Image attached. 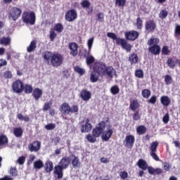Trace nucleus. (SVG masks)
Segmentation results:
<instances>
[{
	"label": "nucleus",
	"mask_w": 180,
	"mask_h": 180,
	"mask_svg": "<svg viewBox=\"0 0 180 180\" xmlns=\"http://www.w3.org/2000/svg\"><path fill=\"white\" fill-rule=\"evenodd\" d=\"M167 16H168V11L167 10L160 11V12L159 13L160 19H162V20L165 19V18H167Z\"/></svg>",
	"instance_id": "nucleus-47"
},
{
	"label": "nucleus",
	"mask_w": 180,
	"mask_h": 180,
	"mask_svg": "<svg viewBox=\"0 0 180 180\" xmlns=\"http://www.w3.org/2000/svg\"><path fill=\"white\" fill-rule=\"evenodd\" d=\"M77 18H78V14H77V11L74 9L69 10L65 15V20L68 22H74Z\"/></svg>",
	"instance_id": "nucleus-14"
},
{
	"label": "nucleus",
	"mask_w": 180,
	"mask_h": 180,
	"mask_svg": "<svg viewBox=\"0 0 180 180\" xmlns=\"http://www.w3.org/2000/svg\"><path fill=\"white\" fill-rule=\"evenodd\" d=\"M101 134L103 141H109L110 137L113 135V128H112V125L108 126L105 131L103 130Z\"/></svg>",
	"instance_id": "nucleus-10"
},
{
	"label": "nucleus",
	"mask_w": 180,
	"mask_h": 180,
	"mask_svg": "<svg viewBox=\"0 0 180 180\" xmlns=\"http://www.w3.org/2000/svg\"><path fill=\"white\" fill-rule=\"evenodd\" d=\"M44 169L45 172L47 174H50L54 169V165H53V162L50 160H48L45 162L44 165Z\"/></svg>",
	"instance_id": "nucleus-23"
},
{
	"label": "nucleus",
	"mask_w": 180,
	"mask_h": 180,
	"mask_svg": "<svg viewBox=\"0 0 180 180\" xmlns=\"http://www.w3.org/2000/svg\"><path fill=\"white\" fill-rule=\"evenodd\" d=\"M162 165H163V169L165 171H169V169L172 168V165H169V163L167 162H162Z\"/></svg>",
	"instance_id": "nucleus-57"
},
{
	"label": "nucleus",
	"mask_w": 180,
	"mask_h": 180,
	"mask_svg": "<svg viewBox=\"0 0 180 180\" xmlns=\"http://www.w3.org/2000/svg\"><path fill=\"white\" fill-rule=\"evenodd\" d=\"M141 94L143 98L148 99L149 96H151V91H150V89H145L142 90Z\"/></svg>",
	"instance_id": "nucleus-45"
},
{
	"label": "nucleus",
	"mask_w": 180,
	"mask_h": 180,
	"mask_svg": "<svg viewBox=\"0 0 180 180\" xmlns=\"http://www.w3.org/2000/svg\"><path fill=\"white\" fill-rule=\"evenodd\" d=\"M148 172L150 175H161L162 174V169L156 168L148 166Z\"/></svg>",
	"instance_id": "nucleus-26"
},
{
	"label": "nucleus",
	"mask_w": 180,
	"mask_h": 180,
	"mask_svg": "<svg viewBox=\"0 0 180 180\" xmlns=\"http://www.w3.org/2000/svg\"><path fill=\"white\" fill-rule=\"evenodd\" d=\"M40 148H41V143L39 141H34L28 145V150L31 153H37L38 151H40Z\"/></svg>",
	"instance_id": "nucleus-13"
},
{
	"label": "nucleus",
	"mask_w": 180,
	"mask_h": 180,
	"mask_svg": "<svg viewBox=\"0 0 180 180\" xmlns=\"http://www.w3.org/2000/svg\"><path fill=\"white\" fill-rule=\"evenodd\" d=\"M139 108L140 104L139 103V101H137V99H134L130 101L129 109L132 110V112H136V110Z\"/></svg>",
	"instance_id": "nucleus-27"
},
{
	"label": "nucleus",
	"mask_w": 180,
	"mask_h": 180,
	"mask_svg": "<svg viewBox=\"0 0 180 180\" xmlns=\"http://www.w3.org/2000/svg\"><path fill=\"white\" fill-rule=\"evenodd\" d=\"M167 64L169 68H175V61L172 58H168L167 60Z\"/></svg>",
	"instance_id": "nucleus-51"
},
{
	"label": "nucleus",
	"mask_w": 180,
	"mask_h": 180,
	"mask_svg": "<svg viewBox=\"0 0 180 180\" xmlns=\"http://www.w3.org/2000/svg\"><path fill=\"white\" fill-rule=\"evenodd\" d=\"M13 133L15 137L20 138L23 136V129L20 127H14L13 129Z\"/></svg>",
	"instance_id": "nucleus-29"
},
{
	"label": "nucleus",
	"mask_w": 180,
	"mask_h": 180,
	"mask_svg": "<svg viewBox=\"0 0 180 180\" xmlns=\"http://www.w3.org/2000/svg\"><path fill=\"white\" fill-rule=\"evenodd\" d=\"M79 110V108L77 104H74L72 107H70L68 103H63L60 107V112L65 120H67L68 118L67 117L64 116H68L70 113H77Z\"/></svg>",
	"instance_id": "nucleus-5"
},
{
	"label": "nucleus",
	"mask_w": 180,
	"mask_h": 180,
	"mask_svg": "<svg viewBox=\"0 0 180 180\" xmlns=\"http://www.w3.org/2000/svg\"><path fill=\"white\" fill-rule=\"evenodd\" d=\"M22 15V9L18 7H13L8 13V18L16 22Z\"/></svg>",
	"instance_id": "nucleus-8"
},
{
	"label": "nucleus",
	"mask_w": 180,
	"mask_h": 180,
	"mask_svg": "<svg viewBox=\"0 0 180 180\" xmlns=\"http://www.w3.org/2000/svg\"><path fill=\"white\" fill-rule=\"evenodd\" d=\"M56 37H57V34L56 33V32H54L53 30L50 31L49 38L51 41H54V39H56Z\"/></svg>",
	"instance_id": "nucleus-60"
},
{
	"label": "nucleus",
	"mask_w": 180,
	"mask_h": 180,
	"mask_svg": "<svg viewBox=\"0 0 180 180\" xmlns=\"http://www.w3.org/2000/svg\"><path fill=\"white\" fill-rule=\"evenodd\" d=\"M136 165H138L139 168L143 169V171H146V169L148 168L147 162L143 159H139L136 163Z\"/></svg>",
	"instance_id": "nucleus-28"
},
{
	"label": "nucleus",
	"mask_w": 180,
	"mask_h": 180,
	"mask_svg": "<svg viewBox=\"0 0 180 180\" xmlns=\"http://www.w3.org/2000/svg\"><path fill=\"white\" fill-rule=\"evenodd\" d=\"M53 105V103L51 101L49 103H45L43 107V111L47 112V110H50L51 109V106Z\"/></svg>",
	"instance_id": "nucleus-49"
},
{
	"label": "nucleus",
	"mask_w": 180,
	"mask_h": 180,
	"mask_svg": "<svg viewBox=\"0 0 180 180\" xmlns=\"http://www.w3.org/2000/svg\"><path fill=\"white\" fill-rule=\"evenodd\" d=\"M120 176L121 179H126L127 176H129V174H127V172H121L120 173Z\"/></svg>",
	"instance_id": "nucleus-64"
},
{
	"label": "nucleus",
	"mask_w": 180,
	"mask_h": 180,
	"mask_svg": "<svg viewBox=\"0 0 180 180\" xmlns=\"http://www.w3.org/2000/svg\"><path fill=\"white\" fill-rule=\"evenodd\" d=\"M124 36L127 40L134 41V40H137V39H139L140 33L136 30H131L129 32H125Z\"/></svg>",
	"instance_id": "nucleus-12"
},
{
	"label": "nucleus",
	"mask_w": 180,
	"mask_h": 180,
	"mask_svg": "<svg viewBox=\"0 0 180 180\" xmlns=\"http://www.w3.org/2000/svg\"><path fill=\"white\" fill-rule=\"evenodd\" d=\"M157 29V23L154 20H149L145 22V30L147 33H153Z\"/></svg>",
	"instance_id": "nucleus-11"
},
{
	"label": "nucleus",
	"mask_w": 180,
	"mask_h": 180,
	"mask_svg": "<svg viewBox=\"0 0 180 180\" xmlns=\"http://www.w3.org/2000/svg\"><path fill=\"white\" fill-rule=\"evenodd\" d=\"M131 64H137L139 63V56L137 53H131L129 57Z\"/></svg>",
	"instance_id": "nucleus-35"
},
{
	"label": "nucleus",
	"mask_w": 180,
	"mask_h": 180,
	"mask_svg": "<svg viewBox=\"0 0 180 180\" xmlns=\"http://www.w3.org/2000/svg\"><path fill=\"white\" fill-rule=\"evenodd\" d=\"M136 139L134 138V135H127L125 137V147H127V148H133V146H134V141Z\"/></svg>",
	"instance_id": "nucleus-18"
},
{
	"label": "nucleus",
	"mask_w": 180,
	"mask_h": 180,
	"mask_svg": "<svg viewBox=\"0 0 180 180\" xmlns=\"http://www.w3.org/2000/svg\"><path fill=\"white\" fill-rule=\"evenodd\" d=\"M160 43V39L158 38H150L148 40L147 44L150 46L148 50L149 53L153 54V56H160V53H161V46L158 45Z\"/></svg>",
	"instance_id": "nucleus-6"
},
{
	"label": "nucleus",
	"mask_w": 180,
	"mask_h": 180,
	"mask_svg": "<svg viewBox=\"0 0 180 180\" xmlns=\"http://www.w3.org/2000/svg\"><path fill=\"white\" fill-rule=\"evenodd\" d=\"M75 72L79 74L80 75H84L85 74V70L81 68L79 66H76L74 68Z\"/></svg>",
	"instance_id": "nucleus-54"
},
{
	"label": "nucleus",
	"mask_w": 180,
	"mask_h": 180,
	"mask_svg": "<svg viewBox=\"0 0 180 180\" xmlns=\"http://www.w3.org/2000/svg\"><path fill=\"white\" fill-rule=\"evenodd\" d=\"M68 48L70 51V54L72 57L78 56V44L75 42H71L68 44Z\"/></svg>",
	"instance_id": "nucleus-16"
},
{
	"label": "nucleus",
	"mask_w": 180,
	"mask_h": 180,
	"mask_svg": "<svg viewBox=\"0 0 180 180\" xmlns=\"http://www.w3.org/2000/svg\"><path fill=\"white\" fill-rule=\"evenodd\" d=\"M9 140L8 137L5 134H1L0 136V146H5V144H8Z\"/></svg>",
	"instance_id": "nucleus-40"
},
{
	"label": "nucleus",
	"mask_w": 180,
	"mask_h": 180,
	"mask_svg": "<svg viewBox=\"0 0 180 180\" xmlns=\"http://www.w3.org/2000/svg\"><path fill=\"white\" fill-rule=\"evenodd\" d=\"M72 160H70V164H72V168H80L81 167V161H79V158L75 156V155H70Z\"/></svg>",
	"instance_id": "nucleus-22"
},
{
	"label": "nucleus",
	"mask_w": 180,
	"mask_h": 180,
	"mask_svg": "<svg viewBox=\"0 0 180 180\" xmlns=\"http://www.w3.org/2000/svg\"><path fill=\"white\" fill-rule=\"evenodd\" d=\"M94 71L91 72L90 75V81L91 82H98L99 81V75H102L99 74V72L95 69V65L94 67Z\"/></svg>",
	"instance_id": "nucleus-24"
},
{
	"label": "nucleus",
	"mask_w": 180,
	"mask_h": 180,
	"mask_svg": "<svg viewBox=\"0 0 180 180\" xmlns=\"http://www.w3.org/2000/svg\"><path fill=\"white\" fill-rule=\"evenodd\" d=\"M42 58L46 64H50L56 68L60 67L64 61V57L60 53H53L49 51H45L42 55Z\"/></svg>",
	"instance_id": "nucleus-1"
},
{
	"label": "nucleus",
	"mask_w": 180,
	"mask_h": 180,
	"mask_svg": "<svg viewBox=\"0 0 180 180\" xmlns=\"http://www.w3.org/2000/svg\"><path fill=\"white\" fill-rule=\"evenodd\" d=\"M32 96L36 101H39L43 96V90L39 88H35L32 90Z\"/></svg>",
	"instance_id": "nucleus-25"
},
{
	"label": "nucleus",
	"mask_w": 180,
	"mask_h": 180,
	"mask_svg": "<svg viewBox=\"0 0 180 180\" xmlns=\"http://www.w3.org/2000/svg\"><path fill=\"white\" fill-rule=\"evenodd\" d=\"M135 76L136 77V78H143L144 72H143V70L141 69L136 70L135 71Z\"/></svg>",
	"instance_id": "nucleus-52"
},
{
	"label": "nucleus",
	"mask_w": 180,
	"mask_h": 180,
	"mask_svg": "<svg viewBox=\"0 0 180 180\" xmlns=\"http://www.w3.org/2000/svg\"><path fill=\"white\" fill-rule=\"evenodd\" d=\"M150 155L155 161H160V157L157 155V152H150Z\"/></svg>",
	"instance_id": "nucleus-59"
},
{
	"label": "nucleus",
	"mask_w": 180,
	"mask_h": 180,
	"mask_svg": "<svg viewBox=\"0 0 180 180\" xmlns=\"http://www.w3.org/2000/svg\"><path fill=\"white\" fill-rule=\"evenodd\" d=\"M64 169H64L59 165H56L54 167L53 174L55 175H57L58 179H61V178H63V176H64V172H63Z\"/></svg>",
	"instance_id": "nucleus-20"
},
{
	"label": "nucleus",
	"mask_w": 180,
	"mask_h": 180,
	"mask_svg": "<svg viewBox=\"0 0 180 180\" xmlns=\"http://www.w3.org/2000/svg\"><path fill=\"white\" fill-rule=\"evenodd\" d=\"M158 141H153L150 143V153H157V149L158 148Z\"/></svg>",
	"instance_id": "nucleus-38"
},
{
	"label": "nucleus",
	"mask_w": 180,
	"mask_h": 180,
	"mask_svg": "<svg viewBox=\"0 0 180 180\" xmlns=\"http://www.w3.org/2000/svg\"><path fill=\"white\" fill-rule=\"evenodd\" d=\"M45 129H46V130H54V129H56V124L54 123L48 124L45 126Z\"/></svg>",
	"instance_id": "nucleus-61"
},
{
	"label": "nucleus",
	"mask_w": 180,
	"mask_h": 180,
	"mask_svg": "<svg viewBox=\"0 0 180 180\" xmlns=\"http://www.w3.org/2000/svg\"><path fill=\"white\" fill-rule=\"evenodd\" d=\"M12 77H13L12 72H11L9 70L6 71L4 74V77L6 79H11V78H12Z\"/></svg>",
	"instance_id": "nucleus-58"
},
{
	"label": "nucleus",
	"mask_w": 180,
	"mask_h": 180,
	"mask_svg": "<svg viewBox=\"0 0 180 180\" xmlns=\"http://www.w3.org/2000/svg\"><path fill=\"white\" fill-rule=\"evenodd\" d=\"M106 128V122L101 121L98 124H96L94 129L92 130V134H89L86 135V139L89 143H96V139L101 137L103 130Z\"/></svg>",
	"instance_id": "nucleus-2"
},
{
	"label": "nucleus",
	"mask_w": 180,
	"mask_h": 180,
	"mask_svg": "<svg viewBox=\"0 0 180 180\" xmlns=\"http://www.w3.org/2000/svg\"><path fill=\"white\" fill-rule=\"evenodd\" d=\"M80 5L84 9H86V12L89 15H91V13L94 12V7H91V2H89V0H83Z\"/></svg>",
	"instance_id": "nucleus-21"
},
{
	"label": "nucleus",
	"mask_w": 180,
	"mask_h": 180,
	"mask_svg": "<svg viewBox=\"0 0 180 180\" xmlns=\"http://www.w3.org/2000/svg\"><path fill=\"white\" fill-rule=\"evenodd\" d=\"M162 54L163 56H169V54H171V50H169L168 46H163V47L162 48Z\"/></svg>",
	"instance_id": "nucleus-44"
},
{
	"label": "nucleus",
	"mask_w": 180,
	"mask_h": 180,
	"mask_svg": "<svg viewBox=\"0 0 180 180\" xmlns=\"http://www.w3.org/2000/svg\"><path fill=\"white\" fill-rule=\"evenodd\" d=\"M93 44H94V38H91L87 41L89 51H91V50L92 49Z\"/></svg>",
	"instance_id": "nucleus-62"
},
{
	"label": "nucleus",
	"mask_w": 180,
	"mask_h": 180,
	"mask_svg": "<svg viewBox=\"0 0 180 180\" xmlns=\"http://www.w3.org/2000/svg\"><path fill=\"white\" fill-rule=\"evenodd\" d=\"M90 120L89 118H86L84 121H83V124L81 127V132L82 133H88L89 131H91L92 130V125L91 123H89Z\"/></svg>",
	"instance_id": "nucleus-19"
},
{
	"label": "nucleus",
	"mask_w": 180,
	"mask_h": 180,
	"mask_svg": "<svg viewBox=\"0 0 180 180\" xmlns=\"http://www.w3.org/2000/svg\"><path fill=\"white\" fill-rule=\"evenodd\" d=\"M174 35L176 37L180 36V25H176V26H175Z\"/></svg>",
	"instance_id": "nucleus-63"
},
{
	"label": "nucleus",
	"mask_w": 180,
	"mask_h": 180,
	"mask_svg": "<svg viewBox=\"0 0 180 180\" xmlns=\"http://www.w3.org/2000/svg\"><path fill=\"white\" fill-rule=\"evenodd\" d=\"M96 20L97 22H103V20H105V15L103 14V13H98L96 14Z\"/></svg>",
	"instance_id": "nucleus-53"
},
{
	"label": "nucleus",
	"mask_w": 180,
	"mask_h": 180,
	"mask_svg": "<svg viewBox=\"0 0 180 180\" xmlns=\"http://www.w3.org/2000/svg\"><path fill=\"white\" fill-rule=\"evenodd\" d=\"M23 91L25 94H32V92H33V86H32V84H26L25 85H24Z\"/></svg>",
	"instance_id": "nucleus-39"
},
{
	"label": "nucleus",
	"mask_w": 180,
	"mask_h": 180,
	"mask_svg": "<svg viewBox=\"0 0 180 180\" xmlns=\"http://www.w3.org/2000/svg\"><path fill=\"white\" fill-rule=\"evenodd\" d=\"M91 51H88V50H86V49H82L79 51L78 53V56L79 57H80V58H86V57H88V56H89Z\"/></svg>",
	"instance_id": "nucleus-34"
},
{
	"label": "nucleus",
	"mask_w": 180,
	"mask_h": 180,
	"mask_svg": "<svg viewBox=\"0 0 180 180\" xmlns=\"http://www.w3.org/2000/svg\"><path fill=\"white\" fill-rule=\"evenodd\" d=\"M108 37L112 39V40H115V44L117 46H121V47L126 50L127 53H130L131 51V44L127 43V41L123 38L117 37L116 34L113 32L107 33Z\"/></svg>",
	"instance_id": "nucleus-4"
},
{
	"label": "nucleus",
	"mask_w": 180,
	"mask_h": 180,
	"mask_svg": "<svg viewBox=\"0 0 180 180\" xmlns=\"http://www.w3.org/2000/svg\"><path fill=\"white\" fill-rule=\"evenodd\" d=\"M11 41H12V39L10 37H3L0 39V44L2 46H9Z\"/></svg>",
	"instance_id": "nucleus-33"
},
{
	"label": "nucleus",
	"mask_w": 180,
	"mask_h": 180,
	"mask_svg": "<svg viewBox=\"0 0 180 180\" xmlns=\"http://www.w3.org/2000/svg\"><path fill=\"white\" fill-rule=\"evenodd\" d=\"M112 95H117L120 92V89L117 85L112 86L110 89Z\"/></svg>",
	"instance_id": "nucleus-43"
},
{
	"label": "nucleus",
	"mask_w": 180,
	"mask_h": 180,
	"mask_svg": "<svg viewBox=\"0 0 180 180\" xmlns=\"http://www.w3.org/2000/svg\"><path fill=\"white\" fill-rule=\"evenodd\" d=\"M10 174L11 176H13V178L16 177V176L18 175V169H16V167H11Z\"/></svg>",
	"instance_id": "nucleus-56"
},
{
	"label": "nucleus",
	"mask_w": 180,
	"mask_h": 180,
	"mask_svg": "<svg viewBox=\"0 0 180 180\" xmlns=\"http://www.w3.org/2000/svg\"><path fill=\"white\" fill-rule=\"evenodd\" d=\"M134 113L132 115L133 120H140L141 119V115H140V112L139 111H134Z\"/></svg>",
	"instance_id": "nucleus-55"
},
{
	"label": "nucleus",
	"mask_w": 180,
	"mask_h": 180,
	"mask_svg": "<svg viewBox=\"0 0 180 180\" xmlns=\"http://www.w3.org/2000/svg\"><path fill=\"white\" fill-rule=\"evenodd\" d=\"M22 19L24 23L33 25L36 23V14L33 11H24L22 15Z\"/></svg>",
	"instance_id": "nucleus-7"
},
{
	"label": "nucleus",
	"mask_w": 180,
	"mask_h": 180,
	"mask_svg": "<svg viewBox=\"0 0 180 180\" xmlns=\"http://www.w3.org/2000/svg\"><path fill=\"white\" fill-rule=\"evenodd\" d=\"M37 49V41H32L29 45V46L27 47V53H32V51H34Z\"/></svg>",
	"instance_id": "nucleus-31"
},
{
	"label": "nucleus",
	"mask_w": 180,
	"mask_h": 180,
	"mask_svg": "<svg viewBox=\"0 0 180 180\" xmlns=\"http://www.w3.org/2000/svg\"><path fill=\"white\" fill-rule=\"evenodd\" d=\"M136 25L137 29H139V30H141V29H143V20H141L140 17H138L136 18Z\"/></svg>",
	"instance_id": "nucleus-48"
},
{
	"label": "nucleus",
	"mask_w": 180,
	"mask_h": 180,
	"mask_svg": "<svg viewBox=\"0 0 180 180\" xmlns=\"http://www.w3.org/2000/svg\"><path fill=\"white\" fill-rule=\"evenodd\" d=\"M70 164H71V159L70 158V157L64 156L60 160L58 165L60 166L64 169H67V168L70 167Z\"/></svg>",
	"instance_id": "nucleus-17"
},
{
	"label": "nucleus",
	"mask_w": 180,
	"mask_h": 180,
	"mask_svg": "<svg viewBox=\"0 0 180 180\" xmlns=\"http://www.w3.org/2000/svg\"><path fill=\"white\" fill-rule=\"evenodd\" d=\"M11 88L14 94H22L25 89V84L22 80L17 79L12 84Z\"/></svg>",
	"instance_id": "nucleus-9"
},
{
	"label": "nucleus",
	"mask_w": 180,
	"mask_h": 180,
	"mask_svg": "<svg viewBox=\"0 0 180 180\" xmlns=\"http://www.w3.org/2000/svg\"><path fill=\"white\" fill-rule=\"evenodd\" d=\"M160 103L163 106H169L171 105V98L168 96H162L160 97Z\"/></svg>",
	"instance_id": "nucleus-30"
},
{
	"label": "nucleus",
	"mask_w": 180,
	"mask_h": 180,
	"mask_svg": "<svg viewBox=\"0 0 180 180\" xmlns=\"http://www.w3.org/2000/svg\"><path fill=\"white\" fill-rule=\"evenodd\" d=\"M53 30H55V32H57V33H63V30H64V25H63V24L60 22H58L55 24Z\"/></svg>",
	"instance_id": "nucleus-36"
},
{
	"label": "nucleus",
	"mask_w": 180,
	"mask_h": 180,
	"mask_svg": "<svg viewBox=\"0 0 180 180\" xmlns=\"http://www.w3.org/2000/svg\"><path fill=\"white\" fill-rule=\"evenodd\" d=\"M147 133V127L144 125H139L136 127V134L139 136H143V134H146Z\"/></svg>",
	"instance_id": "nucleus-32"
},
{
	"label": "nucleus",
	"mask_w": 180,
	"mask_h": 180,
	"mask_svg": "<svg viewBox=\"0 0 180 180\" xmlns=\"http://www.w3.org/2000/svg\"><path fill=\"white\" fill-rule=\"evenodd\" d=\"M79 98L84 102H88L91 100V98H92V93L87 89H82L79 94Z\"/></svg>",
	"instance_id": "nucleus-15"
},
{
	"label": "nucleus",
	"mask_w": 180,
	"mask_h": 180,
	"mask_svg": "<svg viewBox=\"0 0 180 180\" xmlns=\"http://www.w3.org/2000/svg\"><path fill=\"white\" fill-rule=\"evenodd\" d=\"M127 0H115V6L120 8H124Z\"/></svg>",
	"instance_id": "nucleus-42"
},
{
	"label": "nucleus",
	"mask_w": 180,
	"mask_h": 180,
	"mask_svg": "<svg viewBox=\"0 0 180 180\" xmlns=\"http://www.w3.org/2000/svg\"><path fill=\"white\" fill-rule=\"evenodd\" d=\"M95 63V58L92 55H88L86 57V63L87 65H91Z\"/></svg>",
	"instance_id": "nucleus-41"
},
{
	"label": "nucleus",
	"mask_w": 180,
	"mask_h": 180,
	"mask_svg": "<svg viewBox=\"0 0 180 180\" xmlns=\"http://www.w3.org/2000/svg\"><path fill=\"white\" fill-rule=\"evenodd\" d=\"M95 70L98 71L100 75H107L109 78H113V74L116 72V70L112 66H106L103 62L96 63Z\"/></svg>",
	"instance_id": "nucleus-3"
},
{
	"label": "nucleus",
	"mask_w": 180,
	"mask_h": 180,
	"mask_svg": "<svg viewBox=\"0 0 180 180\" xmlns=\"http://www.w3.org/2000/svg\"><path fill=\"white\" fill-rule=\"evenodd\" d=\"M165 82L166 85H171L172 84V77L169 75H165Z\"/></svg>",
	"instance_id": "nucleus-50"
},
{
	"label": "nucleus",
	"mask_w": 180,
	"mask_h": 180,
	"mask_svg": "<svg viewBox=\"0 0 180 180\" xmlns=\"http://www.w3.org/2000/svg\"><path fill=\"white\" fill-rule=\"evenodd\" d=\"M17 117L20 120H24V122H30V118L28 116H23L22 113L18 114Z\"/></svg>",
	"instance_id": "nucleus-46"
},
{
	"label": "nucleus",
	"mask_w": 180,
	"mask_h": 180,
	"mask_svg": "<svg viewBox=\"0 0 180 180\" xmlns=\"http://www.w3.org/2000/svg\"><path fill=\"white\" fill-rule=\"evenodd\" d=\"M44 167V163L41 161V160H38L34 162V168L35 169H41Z\"/></svg>",
	"instance_id": "nucleus-37"
}]
</instances>
